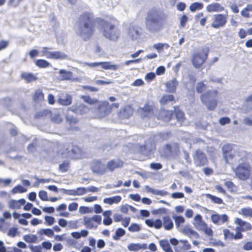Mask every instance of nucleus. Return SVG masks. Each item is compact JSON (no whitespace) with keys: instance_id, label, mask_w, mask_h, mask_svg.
<instances>
[{"instance_id":"nucleus-1","label":"nucleus","mask_w":252,"mask_h":252,"mask_svg":"<svg viewBox=\"0 0 252 252\" xmlns=\"http://www.w3.org/2000/svg\"><path fill=\"white\" fill-rule=\"evenodd\" d=\"M96 23H98L103 31V35L106 38L116 41L120 36V32L116 29L119 21L110 17L107 19L95 18L92 12L85 11L80 15L78 19L77 34L84 41L89 40L95 31Z\"/></svg>"},{"instance_id":"nucleus-2","label":"nucleus","mask_w":252,"mask_h":252,"mask_svg":"<svg viewBox=\"0 0 252 252\" xmlns=\"http://www.w3.org/2000/svg\"><path fill=\"white\" fill-rule=\"evenodd\" d=\"M166 21V16L157 9H150L145 20L146 29L151 32H158L162 29Z\"/></svg>"},{"instance_id":"nucleus-3","label":"nucleus","mask_w":252,"mask_h":252,"mask_svg":"<svg viewBox=\"0 0 252 252\" xmlns=\"http://www.w3.org/2000/svg\"><path fill=\"white\" fill-rule=\"evenodd\" d=\"M234 222L237 226L235 228L236 233L230 231L228 229L225 228L223 230L224 239L225 240L232 241L240 240L243 238L242 232L249 231L252 230V225L249 222L243 220L239 218H235Z\"/></svg>"},{"instance_id":"nucleus-4","label":"nucleus","mask_w":252,"mask_h":252,"mask_svg":"<svg viewBox=\"0 0 252 252\" xmlns=\"http://www.w3.org/2000/svg\"><path fill=\"white\" fill-rule=\"evenodd\" d=\"M249 153L246 151L240 152L238 156L239 160L242 162L239 163L234 169L236 177L242 181H246L250 178L252 174V168L250 163L247 161Z\"/></svg>"},{"instance_id":"nucleus-5","label":"nucleus","mask_w":252,"mask_h":252,"mask_svg":"<svg viewBox=\"0 0 252 252\" xmlns=\"http://www.w3.org/2000/svg\"><path fill=\"white\" fill-rule=\"evenodd\" d=\"M219 92L217 90H210L201 94L200 99L201 102L205 105L208 110H214L218 105Z\"/></svg>"},{"instance_id":"nucleus-6","label":"nucleus","mask_w":252,"mask_h":252,"mask_svg":"<svg viewBox=\"0 0 252 252\" xmlns=\"http://www.w3.org/2000/svg\"><path fill=\"white\" fill-rule=\"evenodd\" d=\"M163 222L160 219L154 220L153 219H147L145 223L150 227H154L158 229L161 228L162 225L164 228L167 230H171L174 227L173 222L169 216H165L162 218Z\"/></svg>"},{"instance_id":"nucleus-7","label":"nucleus","mask_w":252,"mask_h":252,"mask_svg":"<svg viewBox=\"0 0 252 252\" xmlns=\"http://www.w3.org/2000/svg\"><path fill=\"white\" fill-rule=\"evenodd\" d=\"M209 52L208 48H203L200 51L194 53L191 58V63L193 66L196 68H201L207 61Z\"/></svg>"},{"instance_id":"nucleus-8","label":"nucleus","mask_w":252,"mask_h":252,"mask_svg":"<svg viewBox=\"0 0 252 252\" xmlns=\"http://www.w3.org/2000/svg\"><path fill=\"white\" fill-rule=\"evenodd\" d=\"M67 156L71 159H79L85 158L86 153L77 145L69 144L65 149Z\"/></svg>"},{"instance_id":"nucleus-9","label":"nucleus","mask_w":252,"mask_h":252,"mask_svg":"<svg viewBox=\"0 0 252 252\" xmlns=\"http://www.w3.org/2000/svg\"><path fill=\"white\" fill-rule=\"evenodd\" d=\"M222 154L223 158L227 164L231 163L235 158L233 145L231 144H225L222 147Z\"/></svg>"},{"instance_id":"nucleus-10","label":"nucleus","mask_w":252,"mask_h":252,"mask_svg":"<svg viewBox=\"0 0 252 252\" xmlns=\"http://www.w3.org/2000/svg\"><path fill=\"white\" fill-rule=\"evenodd\" d=\"M227 22V16L222 14H216L213 16L211 27L219 29L225 26Z\"/></svg>"},{"instance_id":"nucleus-11","label":"nucleus","mask_w":252,"mask_h":252,"mask_svg":"<svg viewBox=\"0 0 252 252\" xmlns=\"http://www.w3.org/2000/svg\"><path fill=\"white\" fill-rule=\"evenodd\" d=\"M194 163L196 166L202 167L207 165L208 160L206 154L201 150H196L193 156Z\"/></svg>"},{"instance_id":"nucleus-12","label":"nucleus","mask_w":252,"mask_h":252,"mask_svg":"<svg viewBox=\"0 0 252 252\" xmlns=\"http://www.w3.org/2000/svg\"><path fill=\"white\" fill-rule=\"evenodd\" d=\"M48 48L44 47L43 52L48 59L54 60H65L68 58V56L65 53L60 51H48Z\"/></svg>"},{"instance_id":"nucleus-13","label":"nucleus","mask_w":252,"mask_h":252,"mask_svg":"<svg viewBox=\"0 0 252 252\" xmlns=\"http://www.w3.org/2000/svg\"><path fill=\"white\" fill-rule=\"evenodd\" d=\"M87 65L91 67H94L101 65V67L105 70H117L119 68V65L116 64H112L110 62H95L92 63H87Z\"/></svg>"},{"instance_id":"nucleus-14","label":"nucleus","mask_w":252,"mask_h":252,"mask_svg":"<svg viewBox=\"0 0 252 252\" xmlns=\"http://www.w3.org/2000/svg\"><path fill=\"white\" fill-rule=\"evenodd\" d=\"M91 169L94 173L98 175H103L106 172L105 165L99 160H94L91 165Z\"/></svg>"},{"instance_id":"nucleus-15","label":"nucleus","mask_w":252,"mask_h":252,"mask_svg":"<svg viewBox=\"0 0 252 252\" xmlns=\"http://www.w3.org/2000/svg\"><path fill=\"white\" fill-rule=\"evenodd\" d=\"M97 110L100 117L107 116L111 112L110 104L108 101H103L98 105Z\"/></svg>"},{"instance_id":"nucleus-16","label":"nucleus","mask_w":252,"mask_h":252,"mask_svg":"<svg viewBox=\"0 0 252 252\" xmlns=\"http://www.w3.org/2000/svg\"><path fill=\"white\" fill-rule=\"evenodd\" d=\"M212 222L217 224L224 223L228 220V217L226 214L220 215L218 214H213L211 216Z\"/></svg>"},{"instance_id":"nucleus-17","label":"nucleus","mask_w":252,"mask_h":252,"mask_svg":"<svg viewBox=\"0 0 252 252\" xmlns=\"http://www.w3.org/2000/svg\"><path fill=\"white\" fill-rule=\"evenodd\" d=\"M142 115L144 117H150L154 115V106L150 105L149 102L145 103L141 108Z\"/></svg>"},{"instance_id":"nucleus-18","label":"nucleus","mask_w":252,"mask_h":252,"mask_svg":"<svg viewBox=\"0 0 252 252\" xmlns=\"http://www.w3.org/2000/svg\"><path fill=\"white\" fill-rule=\"evenodd\" d=\"M59 76L58 79L59 81H66L72 79L73 77V73L70 71H67L65 69H60L59 72Z\"/></svg>"},{"instance_id":"nucleus-19","label":"nucleus","mask_w":252,"mask_h":252,"mask_svg":"<svg viewBox=\"0 0 252 252\" xmlns=\"http://www.w3.org/2000/svg\"><path fill=\"white\" fill-rule=\"evenodd\" d=\"M224 9V7L218 2L212 3L206 6V10L208 12H221Z\"/></svg>"},{"instance_id":"nucleus-20","label":"nucleus","mask_w":252,"mask_h":252,"mask_svg":"<svg viewBox=\"0 0 252 252\" xmlns=\"http://www.w3.org/2000/svg\"><path fill=\"white\" fill-rule=\"evenodd\" d=\"M123 164V162L121 160H115L112 159L108 162L107 167L109 171L112 172L117 168L122 167Z\"/></svg>"},{"instance_id":"nucleus-21","label":"nucleus","mask_w":252,"mask_h":252,"mask_svg":"<svg viewBox=\"0 0 252 252\" xmlns=\"http://www.w3.org/2000/svg\"><path fill=\"white\" fill-rule=\"evenodd\" d=\"M26 203V200L24 198L20 199L18 200H11L9 202V207L11 209H20L22 206Z\"/></svg>"},{"instance_id":"nucleus-22","label":"nucleus","mask_w":252,"mask_h":252,"mask_svg":"<svg viewBox=\"0 0 252 252\" xmlns=\"http://www.w3.org/2000/svg\"><path fill=\"white\" fill-rule=\"evenodd\" d=\"M182 232L190 238L193 237L195 238H198L199 237V234L188 225L184 227L182 229Z\"/></svg>"},{"instance_id":"nucleus-23","label":"nucleus","mask_w":252,"mask_h":252,"mask_svg":"<svg viewBox=\"0 0 252 252\" xmlns=\"http://www.w3.org/2000/svg\"><path fill=\"white\" fill-rule=\"evenodd\" d=\"M32 99L36 103L44 100V94L41 89H38L34 91L32 95Z\"/></svg>"},{"instance_id":"nucleus-24","label":"nucleus","mask_w":252,"mask_h":252,"mask_svg":"<svg viewBox=\"0 0 252 252\" xmlns=\"http://www.w3.org/2000/svg\"><path fill=\"white\" fill-rule=\"evenodd\" d=\"M21 78L24 79L27 83H30L37 80V77L32 73L22 72Z\"/></svg>"},{"instance_id":"nucleus-25","label":"nucleus","mask_w":252,"mask_h":252,"mask_svg":"<svg viewBox=\"0 0 252 252\" xmlns=\"http://www.w3.org/2000/svg\"><path fill=\"white\" fill-rule=\"evenodd\" d=\"M179 242L182 244V247L181 248L177 247L175 249L176 252H183V251L189 250L191 248L190 244L187 240H181Z\"/></svg>"},{"instance_id":"nucleus-26","label":"nucleus","mask_w":252,"mask_h":252,"mask_svg":"<svg viewBox=\"0 0 252 252\" xmlns=\"http://www.w3.org/2000/svg\"><path fill=\"white\" fill-rule=\"evenodd\" d=\"M66 123L70 126V128H75L76 129H78V128L75 126V125L78 123L79 120L76 117L72 116L67 115L66 116Z\"/></svg>"},{"instance_id":"nucleus-27","label":"nucleus","mask_w":252,"mask_h":252,"mask_svg":"<svg viewBox=\"0 0 252 252\" xmlns=\"http://www.w3.org/2000/svg\"><path fill=\"white\" fill-rule=\"evenodd\" d=\"M178 85V82L176 78H174L172 80L167 82L166 85L169 92L173 93L175 92Z\"/></svg>"},{"instance_id":"nucleus-28","label":"nucleus","mask_w":252,"mask_h":252,"mask_svg":"<svg viewBox=\"0 0 252 252\" xmlns=\"http://www.w3.org/2000/svg\"><path fill=\"white\" fill-rule=\"evenodd\" d=\"M57 101L60 105L67 106L71 103L72 97L70 95H66L64 97L59 98Z\"/></svg>"},{"instance_id":"nucleus-29","label":"nucleus","mask_w":252,"mask_h":252,"mask_svg":"<svg viewBox=\"0 0 252 252\" xmlns=\"http://www.w3.org/2000/svg\"><path fill=\"white\" fill-rule=\"evenodd\" d=\"M122 199V197L119 195H117L111 197L105 198L103 199V202L106 204L112 205L114 203H119Z\"/></svg>"},{"instance_id":"nucleus-30","label":"nucleus","mask_w":252,"mask_h":252,"mask_svg":"<svg viewBox=\"0 0 252 252\" xmlns=\"http://www.w3.org/2000/svg\"><path fill=\"white\" fill-rule=\"evenodd\" d=\"M159 245L165 252H173L168 240H161L159 241Z\"/></svg>"},{"instance_id":"nucleus-31","label":"nucleus","mask_w":252,"mask_h":252,"mask_svg":"<svg viewBox=\"0 0 252 252\" xmlns=\"http://www.w3.org/2000/svg\"><path fill=\"white\" fill-rule=\"evenodd\" d=\"M146 189L148 191L155 195L166 196L169 194L167 191L164 190H156L152 188H149L148 186L146 187Z\"/></svg>"},{"instance_id":"nucleus-32","label":"nucleus","mask_w":252,"mask_h":252,"mask_svg":"<svg viewBox=\"0 0 252 252\" xmlns=\"http://www.w3.org/2000/svg\"><path fill=\"white\" fill-rule=\"evenodd\" d=\"M174 112L176 118L178 121L183 122L185 120V115L180 109L179 106L174 107Z\"/></svg>"},{"instance_id":"nucleus-33","label":"nucleus","mask_w":252,"mask_h":252,"mask_svg":"<svg viewBox=\"0 0 252 252\" xmlns=\"http://www.w3.org/2000/svg\"><path fill=\"white\" fill-rule=\"evenodd\" d=\"M38 233L41 235H46L49 238L52 237L54 235V231L51 228H43L38 231Z\"/></svg>"},{"instance_id":"nucleus-34","label":"nucleus","mask_w":252,"mask_h":252,"mask_svg":"<svg viewBox=\"0 0 252 252\" xmlns=\"http://www.w3.org/2000/svg\"><path fill=\"white\" fill-rule=\"evenodd\" d=\"M250 12H252V4H248L247 6L241 11V14L243 17L248 18L251 16Z\"/></svg>"},{"instance_id":"nucleus-35","label":"nucleus","mask_w":252,"mask_h":252,"mask_svg":"<svg viewBox=\"0 0 252 252\" xmlns=\"http://www.w3.org/2000/svg\"><path fill=\"white\" fill-rule=\"evenodd\" d=\"M239 213L245 217H252V209L250 207L243 208Z\"/></svg>"},{"instance_id":"nucleus-36","label":"nucleus","mask_w":252,"mask_h":252,"mask_svg":"<svg viewBox=\"0 0 252 252\" xmlns=\"http://www.w3.org/2000/svg\"><path fill=\"white\" fill-rule=\"evenodd\" d=\"M84 224L87 228L89 229L93 228L94 226V221L93 219V217L89 218L85 217L83 219Z\"/></svg>"},{"instance_id":"nucleus-37","label":"nucleus","mask_w":252,"mask_h":252,"mask_svg":"<svg viewBox=\"0 0 252 252\" xmlns=\"http://www.w3.org/2000/svg\"><path fill=\"white\" fill-rule=\"evenodd\" d=\"M111 212L110 211H105L103 213V215L105 216L103 220V224L105 225H109L112 223V220L110 218Z\"/></svg>"},{"instance_id":"nucleus-38","label":"nucleus","mask_w":252,"mask_h":252,"mask_svg":"<svg viewBox=\"0 0 252 252\" xmlns=\"http://www.w3.org/2000/svg\"><path fill=\"white\" fill-rule=\"evenodd\" d=\"M35 64L39 68H46L50 66V63L43 59H39L35 62Z\"/></svg>"},{"instance_id":"nucleus-39","label":"nucleus","mask_w":252,"mask_h":252,"mask_svg":"<svg viewBox=\"0 0 252 252\" xmlns=\"http://www.w3.org/2000/svg\"><path fill=\"white\" fill-rule=\"evenodd\" d=\"M81 98L86 103L90 105L96 104L98 102L97 99L92 98L89 95H82Z\"/></svg>"},{"instance_id":"nucleus-40","label":"nucleus","mask_w":252,"mask_h":252,"mask_svg":"<svg viewBox=\"0 0 252 252\" xmlns=\"http://www.w3.org/2000/svg\"><path fill=\"white\" fill-rule=\"evenodd\" d=\"M125 233L126 231L124 229L119 228L116 230L115 235L113 236V238L115 240H119L120 237L123 236Z\"/></svg>"},{"instance_id":"nucleus-41","label":"nucleus","mask_w":252,"mask_h":252,"mask_svg":"<svg viewBox=\"0 0 252 252\" xmlns=\"http://www.w3.org/2000/svg\"><path fill=\"white\" fill-rule=\"evenodd\" d=\"M27 191V189L21 185H18L13 188L11 190V192L13 194H16L18 193H24Z\"/></svg>"},{"instance_id":"nucleus-42","label":"nucleus","mask_w":252,"mask_h":252,"mask_svg":"<svg viewBox=\"0 0 252 252\" xmlns=\"http://www.w3.org/2000/svg\"><path fill=\"white\" fill-rule=\"evenodd\" d=\"M37 238L35 235L27 234L24 236V240L27 243H32L36 242Z\"/></svg>"},{"instance_id":"nucleus-43","label":"nucleus","mask_w":252,"mask_h":252,"mask_svg":"<svg viewBox=\"0 0 252 252\" xmlns=\"http://www.w3.org/2000/svg\"><path fill=\"white\" fill-rule=\"evenodd\" d=\"M207 197L210 199L213 203L217 204H221L223 203V200L220 197H217L210 194H207Z\"/></svg>"},{"instance_id":"nucleus-44","label":"nucleus","mask_w":252,"mask_h":252,"mask_svg":"<svg viewBox=\"0 0 252 252\" xmlns=\"http://www.w3.org/2000/svg\"><path fill=\"white\" fill-rule=\"evenodd\" d=\"M174 96L172 94H165L162 96L160 102L162 104H165L169 101L174 100Z\"/></svg>"},{"instance_id":"nucleus-45","label":"nucleus","mask_w":252,"mask_h":252,"mask_svg":"<svg viewBox=\"0 0 252 252\" xmlns=\"http://www.w3.org/2000/svg\"><path fill=\"white\" fill-rule=\"evenodd\" d=\"M206 85L204 82L200 81L198 82L196 84V91L198 93L201 94L206 90Z\"/></svg>"},{"instance_id":"nucleus-46","label":"nucleus","mask_w":252,"mask_h":252,"mask_svg":"<svg viewBox=\"0 0 252 252\" xmlns=\"http://www.w3.org/2000/svg\"><path fill=\"white\" fill-rule=\"evenodd\" d=\"M70 163L68 161H64L59 165V170L62 172H66L68 170Z\"/></svg>"},{"instance_id":"nucleus-47","label":"nucleus","mask_w":252,"mask_h":252,"mask_svg":"<svg viewBox=\"0 0 252 252\" xmlns=\"http://www.w3.org/2000/svg\"><path fill=\"white\" fill-rule=\"evenodd\" d=\"M128 230L131 232H138L141 230V227L139 224L135 223H132L128 227Z\"/></svg>"},{"instance_id":"nucleus-48","label":"nucleus","mask_w":252,"mask_h":252,"mask_svg":"<svg viewBox=\"0 0 252 252\" xmlns=\"http://www.w3.org/2000/svg\"><path fill=\"white\" fill-rule=\"evenodd\" d=\"M203 7V4L202 3L199 2H194L192 3L190 6V10L193 12L196 10H200L202 9Z\"/></svg>"},{"instance_id":"nucleus-49","label":"nucleus","mask_w":252,"mask_h":252,"mask_svg":"<svg viewBox=\"0 0 252 252\" xmlns=\"http://www.w3.org/2000/svg\"><path fill=\"white\" fill-rule=\"evenodd\" d=\"M169 46L168 44L162 43H156L153 45L154 48L157 50L158 52L161 51L164 47L167 49L169 48Z\"/></svg>"},{"instance_id":"nucleus-50","label":"nucleus","mask_w":252,"mask_h":252,"mask_svg":"<svg viewBox=\"0 0 252 252\" xmlns=\"http://www.w3.org/2000/svg\"><path fill=\"white\" fill-rule=\"evenodd\" d=\"M173 219L175 220V224L177 228L180 227V224L184 223L185 221L184 218L181 216H174L173 217Z\"/></svg>"},{"instance_id":"nucleus-51","label":"nucleus","mask_w":252,"mask_h":252,"mask_svg":"<svg viewBox=\"0 0 252 252\" xmlns=\"http://www.w3.org/2000/svg\"><path fill=\"white\" fill-rule=\"evenodd\" d=\"M127 248L130 251H138L140 250V244L130 243Z\"/></svg>"},{"instance_id":"nucleus-52","label":"nucleus","mask_w":252,"mask_h":252,"mask_svg":"<svg viewBox=\"0 0 252 252\" xmlns=\"http://www.w3.org/2000/svg\"><path fill=\"white\" fill-rule=\"evenodd\" d=\"M201 227L204 232L209 236H212L213 235V231L211 228L208 227L206 223H203V225Z\"/></svg>"},{"instance_id":"nucleus-53","label":"nucleus","mask_w":252,"mask_h":252,"mask_svg":"<svg viewBox=\"0 0 252 252\" xmlns=\"http://www.w3.org/2000/svg\"><path fill=\"white\" fill-rule=\"evenodd\" d=\"M39 197L43 201H48L47 193L44 190H40L38 193Z\"/></svg>"},{"instance_id":"nucleus-54","label":"nucleus","mask_w":252,"mask_h":252,"mask_svg":"<svg viewBox=\"0 0 252 252\" xmlns=\"http://www.w3.org/2000/svg\"><path fill=\"white\" fill-rule=\"evenodd\" d=\"M75 195H82L87 192L86 188L83 187H79L75 189Z\"/></svg>"},{"instance_id":"nucleus-55","label":"nucleus","mask_w":252,"mask_h":252,"mask_svg":"<svg viewBox=\"0 0 252 252\" xmlns=\"http://www.w3.org/2000/svg\"><path fill=\"white\" fill-rule=\"evenodd\" d=\"M18 232V229L15 227H11L10 228L7 233L8 236L14 237L16 236Z\"/></svg>"},{"instance_id":"nucleus-56","label":"nucleus","mask_w":252,"mask_h":252,"mask_svg":"<svg viewBox=\"0 0 252 252\" xmlns=\"http://www.w3.org/2000/svg\"><path fill=\"white\" fill-rule=\"evenodd\" d=\"M194 220L198 226H201L203 225V223H205L204 221H203L201 216L199 214L196 215L194 217Z\"/></svg>"},{"instance_id":"nucleus-57","label":"nucleus","mask_w":252,"mask_h":252,"mask_svg":"<svg viewBox=\"0 0 252 252\" xmlns=\"http://www.w3.org/2000/svg\"><path fill=\"white\" fill-rule=\"evenodd\" d=\"M11 218V214L8 211H5L3 213V218L0 219V222L3 223L4 222L5 220L9 219Z\"/></svg>"},{"instance_id":"nucleus-58","label":"nucleus","mask_w":252,"mask_h":252,"mask_svg":"<svg viewBox=\"0 0 252 252\" xmlns=\"http://www.w3.org/2000/svg\"><path fill=\"white\" fill-rule=\"evenodd\" d=\"M45 220L48 225H52L55 222V219L52 216H46L45 217Z\"/></svg>"},{"instance_id":"nucleus-59","label":"nucleus","mask_w":252,"mask_h":252,"mask_svg":"<svg viewBox=\"0 0 252 252\" xmlns=\"http://www.w3.org/2000/svg\"><path fill=\"white\" fill-rule=\"evenodd\" d=\"M248 34V31H246L243 29H240L238 32V35L241 39L245 38Z\"/></svg>"},{"instance_id":"nucleus-60","label":"nucleus","mask_w":252,"mask_h":252,"mask_svg":"<svg viewBox=\"0 0 252 252\" xmlns=\"http://www.w3.org/2000/svg\"><path fill=\"white\" fill-rule=\"evenodd\" d=\"M150 167L154 170H159L162 168V165L160 163H151L150 165Z\"/></svg>"},{"instance_id":"nucleus-61","label":"nucleus","mask_w":252,"mask_h":252,"mask_svg":"<svg viewBox=\"0 0 252 252\" xmlns=\"http://www.w3.org/2000/svg\"><path fill=\"white\" fill-rule=\"evenodd\" d=\"M243 249L245 251L252 250V241L245 243L243 246Z\"/></svg>"},{"instance_id":"nucleus-62","label":"nucleus","mask_w":252,"mask_h":252,"mask_svg":"<svg viewBox=\"0 0 252 252\" xmlns=\"http://www.w3.org/2000/svg\"><path fill=\"white\" fill-rule=\"evenodd\" d=\"M225 186L230 191H233L235 187V185L232 181H227L224 184Z\"/></svg>"},{"instance_id":"nucleus-63","label":"nucleus","mask_w":252,"mask_h":252,"mask_svg":"<svg viewBox=\"0 0 252 252\" xmlns=\"http://www.w3.org/2000/svg\"><path fill=\"white\" fill-rule=\"evenodd\" d=\"M219 122L221 125L223 126L230 123V119L228 117H222L220 119Z\"/></svg>"},{"instance_id":"nucleus-64","label":"nucleus","mask_w":252,"mask_h":252,"mask_svg":"<svg viewBox=\"0 0 252 252\" xmlns=\"http://www.w3.org/2000/svg\"><path fill=\"white\" fill-rule=\"evenodd\" d=\"M31 250L32 252H42V248L41 246H31Z\"/></svg>"}]
</instances>
